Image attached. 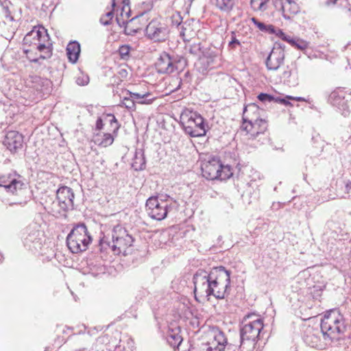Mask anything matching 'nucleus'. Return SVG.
I'll list each match as a JSON object with an SVG mask.
<instances>
[{"label":"nucleus","instance_id":"obj_1","mask_svg":"<svg viewBox=\"0 0 351 351\" xmlns=\"http://www.w3.org/2000/svg\"><path fill=\"white\" fill-rule=\"evenodd\" d=\"M231 271L223 266L212 268L209 271L198 269L193 277L195 298L224 299L230 292Z\"/></svg>","mask_w":351,"mask_h":351},{"label":"nucleus","instance_id":"obj_2","mask_svg":"<svg viewBox=\"0 0 351 351\" xmlns=\"http://www.w3.org/2000/svg\"><path fill=\"white\" fill-rule=\"evenodd\" d=\"M263 320L255 314L246 315L241 324L240 345L241 351H253L258 340L261 337Z\"/></svg>","mask_w":351,"mask_h":351},{"label":"nucleus","instance_id":"obj_3","mask_svg":"<svg viewBox=\"0 0 351 351\" xmlns=\"http://www.w3.org/2000/svg\"><path fill=\"white\" fill-rule=\"evenodd\" d=\"M322 337L330 344L341 340V335L346 331L347 324L343 315L336 309L328 311L320 323Z\"/></svg>","mask_w":351,"mask_h":351},{"label":"nucleus","instance_id":"obj_4","mask_svg":"<svg viewBox=\"0 0 351 351\" xmlns=\"http://www.w3.org/2000/svg\"><path fill=\"white\" fill-rule=\"evenodd\" d=\"M111 239L110 241L109 237L105 235L100 239L99 246L101 252L111 249L114 254L126 255L128 248L131 247L134 242L132 237L125 228L119 225L114 227Z\"/></svg>","mask_w":351,"mask_h":351},{"label":"nucleus","instance_id":"obj_5","mask_svg":"<svg viewBox=\"0 0 351 351\" xmlns=\"http://www.w3.org/2000/svg\"><path fill=\"white\" fill-rule=\"evenodd\" d=\"M180 119L184 132L191 136L200 137L206 135L208 125L197 112L186 110L182 113Z\"/></svg>","mask_w":351,"mask_h":351},{"label":"nucleus","instance_id":"obj_6","mask_svg":"<svg viewBox=\"0 0 351 351\" xmlns=\"http://www.w3.org/2000/svg\"><path fill=\"white\" fill-rule=\"evenodd\" d=\"M92 241L84 223H78L66 237V245L72 253L77 254L87 250Z\"/></svg>","mask_w":351,"mask_h":351},{"label":"nucleus","instance_id":"obj_7","mask_svg":"<svg viewBox=\"0 0 351 351\" xmlns=\"http://www.w3.org/2000/svg\"><path fill=\"white\" fill-rule=\"evenodd\" d=\"M173 203L171 199H164L162 197L152 196L147 199L145 208L147 215L154 219L160 221L167 217L171 210Z\"/></svg>","mask_w":351,"mask_h":351},{"label":"nucleus","instance_id":"obj_8","mask_svg":"<svg viewBox=\"0 0 351 351\" xmlns=\"http://www.w3.org/2000/svg\"><path fill=\"white\" fill-rule=\"evenodd\" d=\"M202 176L207 180H226L232 175L228 167H223L217 158L204 162L202 165Z\"/></svg>","mask_w":351,"mask_h":351},{"label":"nucleus","instance_id":"obj_9","mask_svg":"<svg viewBox=\"0 0 351 351\" xmlns=\"http://www.w3.org/2000/svg\"><path fill=\"white\" fill-rule=\"evenodd\" d=\"M43 232L38 224L33 223L27 226L22 235L24 246L29 250L38 251L41 248Z\"/></svg>","mask_w":351,"mask_h":351},{"label":"nucleus","instance_id":"obj_10","mask_svg":"<svg viewBox=\"0 0 351 351\" xmlns=\"http://www.w3.org/2000/svg\"><path fill=\"white\" fill-rule=\"evenodd\" d=\"M303 339L308 346L318 350H324L330 345L329 341L322 337L321 328H308L305 331Z\"/></svg>","mask_w":351,"mask_h":351},{"label":"nucleus","instance_id":"obj_11","mask_svg":"<svg viewBox=\"0 0 351 351\" xmlns=\"http://www.w3.org/2000/svg\"><path fill=\"white\" fill-rule=\"evenodd\" d=\"M25 186V184L20 180V176L9 173L0 176V188L8 193L18 195Z\"/></svg>","mask_w":351,"mask_h":351},{"label":"nucleus","instance_id":"obj_12","mask_svg":"<svg viewBox=\"0 0 351 351\" xmlns=\"http://www.w3.org/2000/svg\"><path fill=\"white\" fill-rule=\"evenodd\" d=\"M285 57V46L276 43L265 60L267 69L277 71L284 63Z\"/></svg>","mask_w":351,"mask_h":351},{"label":"nucleus","instance_id":"obj_13","mask_svg":"<svg viewBox=\"0 0 351 351\" xmlns=\"http://www.w3.org/2000/svg\"><path fill=\"white\" fill-rule=\"evenodd\" d=\"M168 29L165 24L160 23L157 20H152L146 26V36L155 42H161L167 39Z\"/></svg>","mask_w":351,"mask_h":351},{"label":"nucleus","instance_id":"obj_14","mask_svg":"<svg viewBox=\"0 0 351 351\" xmlns=\"http://www.w3.org/2000/svg\"><path fill=\"white\" fill-rule=\"evenodd\" d=\"M243 122L241 125L242 130L246 131L252 138L256 137L258 134H263L267 128V122L263 119L253 118L248 119L243 117Z\"/></svg>","mask_w":351,"mask_h":351},{"label":"nucleus","instance_id":"obj_15","mask_svg":"<svg viewBox=\"0 0 351 351\" xmlns=\"http://www.w3.org/2000/svg\"><path fill=\"white\" fill-rule=\"evenodd\" d=\"M346 96L347 94L344 88H338L330 93L328 98L330 103L339 108L343 117H347L350 114L348 105V99H346Z\"/></svg>","mask_w":351,"mask_h":351},{"label":"nucleus","instance_id":"obj_16","mask_svg":"<svg viewBox=\"0 0 351 351\" xmlns=\"http://www.w3.org/2000/svg\"><path fill=\"white\" fill-rule=\"evenodd\" d=\"M147 14V12H143L128 21V23L123 26L125 27L124 33L128 36H134L146 24Z\"/></svg>","mask_w":351,"mask_h":351},{"label":"nucleus","instance_id":"obj_17","mask_svg":"<svg viewBox=\"0 0 351 351\" xmlns=\"http://www.w3.org/2000/svg\"><path fill=\"white\" fill-rule=\"evenodd\" d=\"M73 198L74 193L70 187L62 186L56 192L58 205L64 211L73 208Z\"/></svg>","mask_w":351,"mask_h":351},{"label":"nucleus","instance_id":"obj_18","mask_svg":"<svg viewBox=\"0 0 351 351\" xmlns=\"http://www.w3.org/2000/svg\"><path fill=\"white\" fill-rule=\"evenodd\" d=\"M210 351H223L228 346V339L223 332L216 328L212 332V339L207 340Z\"/></svg>","mask_w":351,"mask_h":351},{"label":"nucleus","instance_id":"obj_19","mask_svg":"<svg viewBox=\"0 0 351 351\" xmlns=\"http://www.w3.org/2000/svg\"><path fill=\"white\" fill-rule=\"evenodd\" d=\"M23 143V136L16 131L8 132L3 141L4 145L12 153L21 149Z\"/></svg>","mask_w":351,"mask_h":351},{"label":"nucleus","instance_id":"obj_20","mask_svg":"<svg viewBox=\"0 0 351 351\" xmlns=\"http://www.w3.org/2000/svg\"><path fill=\"white\" fill-rule=\"evenodd\" d=\"M156 69L160 73H172L176 69V64L169 53L163 52L156 62Z\"/></svg>","mask_w":351,"mask_h":351},{"label":"nucleus","instance_id":"obj_21","mask_svg":"<svg viewBox=\"0 0 351 351\" xmlns=\"http://www.w3.org/2000/svg\"><path fill=\"white\" fill-rule=\"evenodd\" d=\"M48 38V34L44 27L36 29L34 27L27 33L23 38V45L33 47L36 43Z\"/></svg>","mask_w":351,"mask_h":351},{"label":"nucleus","instance_id":"obj_22","mask_svg":"<svg viewBox=\"0 0 351 351\" xmlns=\"http://www.w3.org/2000/svg\"><path fill=\"white\" fill-rule=\"evenodd\" d=\"M298 0H282L281 10L282 16L285 19H290L300 12Z\"/></svg>","mask_w":351,"mask_h":351},{"label":"nucleus","instance_id":"obj_23","mask_svg":"<svg viewBox=\"0 0 351 351\" xmlns=\"http://www.w3.org/2000/svg\"><path fill=\"white\" fill-rule=\"evenodd\" d=\"M180 327L171 328L169 327L166 335V339L167 343L171 347L175 350L179 351V346L182 341V337L180 335Z\"/></svg>","mask_w":351,"mask_h":351},{"label":"nucleus","instance_id":"obj_24","mask_svg":"<svg viewBox=\"0 0 351 351\" xmlns=\"http://www.w3.org/2000/svg\"><path fill=\"white\" fill-rule=\"evenodd\" d=\"M104 123H109L111 128L110 131L112 132H116L119 128V124L118 123L117 119L112 114H107L104 115L102 118L99 117L96 121V130H101L103 129Z\"/></svg>","mask_w":351,"mask_h":351},{"label":"nucleus","instance_id":"obj_25","mask_svg":"<svg viewBox=\"0 0 351 351\" xmlns=\"http://www.w3.org/2000/svg\"><path fill=\"white\" fill-rule=\"evenodd\" d=\"M80 45L77 41H71L66 47V54L70 62L75 63L80 53Z\"/></svg>","mask_w":351,"mask_h":351},{"label":"nucleus","instance_id":"obj_26","mask_svg":"<svg viewBox=\"0 0 351 351\" xmlns=\"http://www.w3.org/2000/svg\"><path fill=\"white\" fill-rule=\"evenodd\" d=\"M127 95L132 97L135 104H149L154 101V98H148L151 95L149 92L135 93L127 90Z\"/></svg>","mask_w":351,"mask_h":351},{"label":"nucleus","instance_id":"obj_27","mask_svg":"<svg viewBox=\"0 0 351 351\" xmlns=\"http://www.w3.org/2000/svg\"><path fill=\"white\" fill-rule=\"evenodd\" d=\"M116 21L117 24L122 27L128 23V19L130 16L131 10L130 7H121V8L117 10Z\"/></svg>","mask_w":351,"mask_h":351},{"label":"nucleus","instance_id":"obj_28","mask_svg":"<svg viewBox=\"0 0 351 351\" xmlns=\"http://www.w3.org/2000/svg\"><path fill=\"white\" fill-rule=\"evenodd\" d=\"M282 77L290 86H295L298 84V72L297 69L285 71L282 73Z\"/></svg>","mask_w":351,"mask_h":351},{"label":"nucleus","instance_id":"obj_29","mask_svg":"<svg viewBox=\"0 0 351 351\" xmlns=\"http://www.w3.org/2000/svg\"><path fill=\"white\" fill-rule=\"evenodd\" d=\"M215 4L219 10L228 13L233 9L235 0H215Z\"/></svg>","mask_w":351,"mask_h":351},{"label":"nucleus","instance_id":"obj_30","mask_svg":"<svg viewBox=\"0 0 351 351\" xmlns=\"http://www.w3.org/2000/svg\"><path fill=\"white\" fill-rule=\"evenodd\" d=\"M189 351H210L207 339L205 338L197 339L191 344Z\"/></svg>","mask_w":351,"mask_h":351},{"label":"nucleus","instance_id":"obj_31","mask_svg":"<svg viewBox=\"0 0 351 351\" xmlns=\"http://www.w3.org/2000/svg\"><path fill=\"white\" fill-rule=\"evenodd\" d=\"M252 21L253 23L262 32L268 33V34H273L274 32V26L272 25H267L263 22L259 21L256 18L253 17L252 18Z\"/></svg>","mask_w":351,"mask_h":351},{"label":"nucleus","instance_id":"obj_32","mask_svg":"<svg viewBox=\"0 0 351 351\" xmlns=\"http://www.w3.org/2000/svg\"><path fill=\"white\" fill-rule=\"evenodd\" d=\"M133 166L136 169H139L142 170L145 167V158L141 151L136 152L135 158L133 162Z\"/></svg>","mask_w":351,"mask_h":351},{"label":"nucleus","instance_id":"obj_33","mask_svg":"<svg viewBox=\"0 0 351 351\" xmlns=\"http://www.w3.org/2000/svg\"><path fill=\"white\" fill-rule=\"evenodd\" d=\"M121 106H125L128 110H135L136 105L132 97H130L128 95H125L122 101H121Z\"/></svg>","mask_w":351,"mask_h":351},{"label":"nucleus","instance_id":"obj_34","mask_svg":"<svg viewBox=\"0 0 351 351\" xmlns=\"http://www.w3.org/2000/svg\"><path fill=\"white\" fill-rule=\"evenodd\" d=\"M131 47L129 45H121L119 49V53L121 59L128 60L130 58Z\"/></svg>","mask_w":351,"mask_h":351},{"label":"nucleus","instance_id":"obj_35","mask_svg":"<svg viewBox=\"0 0 351 351\" xmlns=\"http://www.w3.org/2000/svg\"><path fill=\"white\" fill-rule=\"evenodd\" d=\"M114 141V138L112 135L110 133H105L103 135L102 139L99 143V145L102 147H107L112 144Z\"/></svg>","mask_w":351,"mask_h":351},{"label":"nucleus","instance_id":"obj_36","mask_svg":"<svg viewBox=\"0 0 351 351\" xmlns=\"http://www.w3.org/2000/svg\"><path fill=\"white\" fill-rule=\"evenodd\" d=\"M269 0H251L250 1V4H251V7L254 10H265V8H263L265 4L266 3L267 1H268Z\"/></svg>","mask_w":351,"mask_h":351},{"label":"nucleus","instance_id":"obj_37","mask_svg":"<svg viewBox=\"0 0 351 351\" xmlns=\"http://www.w3.org/2000/svg\"><path fill=\"white\" fill-rule=\"evenodd\" d=\"M257 98L260 101L264 104L275 102V97L267 93H261L258 95Z\"/></svg>","mask_w":351,"mask_h":351},{"label":"nucleus","instance_id":"obj_38","mask_svg":"<svg viewBox=\"0 0 351 351\" xmlns=\"http://www.w3.org/2000/svg\"><path fill=\"white\" fill-rule=\"evenodd\" d=\"M47 45H50L49 43V38L47 39H45L44 40H40V42L36 43V44L32 47L34 50L36 49L39 51H43L44 49H47Z\"/></svg>","mask_w":351,"mask_h":351},{"label":"nucleus","instance_id":"obj_39","mask_svg":"<svg viewBox=\"0 0 351 351\" xmlns=\"http://www.w3.org/2000/svg\"><path fill=\"white\" fill-rule=\"evenodd\" d=\"M113 18V12L109 11L105 15L102 16L100 19V22L104 25L110 24V21Z\"/></svg>","mask_w":351,"mask_h":351},{"label":"nucleus","instance_id":"obj_40","mask_svg":"<svg viewBox=\"0 0 351 351\" xmlns=\"http://www.w3.org/2000/svg\"><path fill=\"white\" fill-rule=\"evenodd\" d=\"M294 47L300 50H304L308 47V43L304 40L296 38Z\"/></svg>","mask_w":351,"mask_h":351},{"label":"nucleus","instance_id":"obj_41","mask_svg":"<svg viewBox=\"0 0 351 351\" xmlns=\"http://www.w3.org/2000/svg\"><path fill=\"white\" fill-rule=\"evenodd\" d=\"M239 45H241V43L238 39H237L234 32H232L231 40L229 42L228 46L231 49H236L237 46H239Z\"/></svg>","mask_w":351,"mask_h":351},{"label":"nucleus","instance_id":"obj_42","mask_svg":"<svg viewBox=\"0 0 351 351\" xmlns=\"http://www.w3.org/2000/svg\"><path fill=\"white\" fill-rule=\"evenodd\" d=\"M34 49L30 47L29 49H23L24 53L27 55V58L31 61L34 62H38V58L37 57H35L32 55V51Z\"/></svg>","mask_w":351,"mask_h":351},{"label":"nucleus","instance_id":"obj_43","mask_svg":"<svg viewBox=\"0 0 351 351\" xmlns=\"http://www.w3.org/2000/svg\"><path fill=\"white\" fill-rule=\"evenodd\" d=\"M292 99H293V97H291V96H288L285 98L277 97V98H275V102L280 103V104H284L285 106H289L291 104L289 100Z\"/></svg>","mask_w":351,"mask_h":351},{"label":"nucleus","instance_id":"obj_44","mask_svg":"<svg viewBox=\"0 0 351 351\" xmlns=\"http://www.w3.org/2000/svg\"><path fill=\"white\" fill-rule=\"evenodd\" d=\"M89 82V77L87 75L82 77H77L76 79V83L78 85L84 86L86 85Z\"/></svg>","mask_w":351,"mask_h":351},{"label":"nucleus","instance_id":"obj_45","mask_svg":"<svg viewBox=\"0 0 351 351\" xmlns=\"http://www.w3.org/2000/svg\"><path fill=\"white\" fill-rule=\"evenodd\" d=\"M258 110V106L256 104H250L247 105L246 107H245L243 113L245 114L250 111V112H256Z\"/></svg>","mask_w":351,"mask_h":351},{"label":"nucleus","instance_id":"obj_46","mask_svg":"<svg viewBox=\"0 0 351 351\" xmlns=\"http://www.w3.org/2000/svg\"><path fill=\"white\" fill-rule=\"evenodd\" d=\"M200 51L199 45H193L190 46L189 49V51L190 53L193 55H197L198 52Z\"/></svg>","mask_w":351,"mask_h":351},{"label":"nucleus","instance_id":"obj_47","mask_svg":"<svg viewBox=\"0 0 351 351\" xmlns=\"http://www.w3.org/2000/svg\"><path fill=\"white\" fill-rule=\"evenodd\" d=\"M272 34H275L276 36H278L280 38H282L285 35V34L282 32V29H280L279 28H276L275 27H274V32Z\"/></svg>","mask_w":351,"mask_h":351},{"label":"nucleus","instance_id":"obj_48","mask_svg":"<svg viewBox=\"0 0 351 351\" xmlns=\"http://www.w3.org/2000/svg\"><path fill=\"white\" fill-rule=\"evenodd\" d=\"M1 202L5 204H8L10 206L15 205V204H21V202H10L8 199H1Z\"/></svg>","mask_w":351,"mask_h":351},{"label":"nucleus","instance_id":"obj_49","mask_svg":"<svg viewBox=\"0 0 351 351\" xmlns=\"http://www.w3.org/2000/svg\"><path fill=\"white\" fill-rule=\"evenodd\" d=\"M0 7H2V9H3V10L4 11V12L5 14H9L10 13L9 8H8V3L6 1H4V2L2 1V4L0 5Z\"/></svg>","mask_w":351,"mask_h":351},{"label":"nucleus","instance_id":"obj_50","mask_svg":"<svg viewBox=\"0 0 351 351\" xmlns=\"http://www.w3.org/2000/svg\"><path fill=\"white\" fill-rule=\"evenodd\" d=\"M345 188H346V193H348L349 191L351 190V181L346 182V183L345 184Z\"/></svg>","mask_w":351,"mask_h":351},{"label":"nucleus","instance_id":"obj_51","mask_svg":"<svg viewBox=\"0 0 351 351\" xmlns=\"http://www.w3.org/2000/svg\"><path fill=\"white\" fill-rule=\"evenodd\" d=\"M122 7H130V0H123L122 1Z\"/></svg>","mask_w":351,"mask_h":351},{"label":"nucleus","instance_id":"obj_52","mask_svg":"<svg viewBox=\"0 0 351 351\" xmlns=\"http://www.w3.org/2000/svg\"><path fill=\"white\" fill-rule=\"evenodd\" d=\"M119 74L121 75V77H126L128 73L125 69H121Z\"/></svg>","mask_w":351,"mask_h":351},{"label":"nucleus","instance_id":"obj_53","mask_svg":"<svg viewBox=\"0 0 351 351\" xmlns=\"http://www.w3.org/2000/svg\"><path fill=\"white\" fill-rule=\"evenodd\" d=\"M296 39L293 38H291L288 42L291 46L294 47Z\"/></svg>","mask_w":351,"mask_h":351},{"label":"nucleus","instance_id":"obj_54","mask_svg":"<svg viewBox=\"0 0 351 351\" xmlns=\"http://www.w3.org/2000/svg\"><path fill=\"white\" fill-rule=\"evenodd\" d=\"M290 38L291 37L285 34L281 39L288 43Z\"/></svg>","mask_w":351,"mask_h":351},{"label":"nucleus","instance_id":"obj_55","mask_svg":"<svg viewBox=\"0 0 351 351\" xmlns=\"http://www.w3.org/2000/svg\"><path fill=\"white\" fill-rule=\"evenodd\" d=\"M293 99L295 100V101H304V99L303 97H293Z\"/></svg>","mask_w":351,"mask_h":351},{"label":"nucleus","instance_id":"obj_56","mask_svg":"<svg viewBox=\"0 0 351 351\" xmlns=\"http://www.w3.org/2000/svg\"><path fill=\"white\" fill-rule=\"evenodd\" d=\"M337 0H328L327 1V3L328 4H330V3H332V4H335L336 3Z\"/></svg>","mask_w":351,"mask_h":351},{"label":"nucleus","instance_id":"obj_57","mask_svg":"<svg viewBox=\"0 0 351 351\" xmlns=\"http://www.w3.org/2000/svg\"><path fill=\"white\" fill-rule=\"evenodd\" d=\"M3 254L0 252V263L3 262Z\"/></svg>","mask_w":351,"mask_h":351},{"label":"nucleus","instance_id":"obj_58","mask_svg":"<svg viewBox=\"0 0 351 351\" xmlns=\"http://www.w3.org/2000/svg\"><path fill=\"white\" fill-rule=\"evenodd\" d=\"M115 5H116L115 0H112V6L113 8L115 7Z\"/></svg>","mask_w":351,"mask_h":351},{"label":"nucleus","instance_id":"obj_59","mask_svg":"<svg viewBox=\"0 0 351 351\" xmlns=\"http://www.w3.org/2000/svg\"><path fill=\"white\" fill-rule=\"evenodd\" d=\"M87 345H88V343H85V344L84 345V346H83L82 348H81L80 350H85V349L86 348V346Z\"/></svg>","mask_w":351,"mask_h":351},{"label":"nucleus","instance_id":"obj_60","mask_svg":"<svg viewBox=\"0 0 351 351\" xmlns=\"http://www.w3.org/2000/svg\"><path fill=\"white\" fill-rule=\"evenodd\" d=\"M40 58H45V57H44V56H43L42 55H40Z\"/></svg>","mask_w":351,"mask_h":351},{"label":"nucleus","instance_id":"obj_61","mask_svg":"<svg viewBox=\"0 0 351 351\" xmlns=\"http://www.w3.org/2000/svg\"><path fill=\"white\" fill-rule=\"evenodd\" d=\"M1 4H2V1H1V0H0V5H1Z\"/></svg>","mask_w":351,"mask_h":351}]
</instances>
